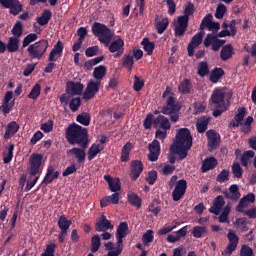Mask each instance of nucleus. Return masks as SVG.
Returning <instances> with one entry per match:
<instances>
[{
	"label": "nucleus",
	"instance_id": "6ab92c4d",
	"mask_svg": "<svg viewBox=\"0 0 256 256\" xmlns=\"http://www.w3.org/2000/svg\"><path fill=\"white\" fill-rule=\"evenodd\" d=\"M144 170V165L141 160H132L130 177L133 181H136Z\"/></svg>",
	"mask_w": 256,
	"mask_h": 256
},
{
	"label": "nucleus",
	"instance_id": "a878e982",
	"mask_svg": "<svg viewBox=\"0 0 256 256\" xmlns=\"http://www.w3.org/2000/svg\"><path fill=\"white\" fill-rule=\"evenodd\" d=\"M160 19H161V16L159 14H156L155 27H156L157 33L159 35H162L169 26V19L167 17L162 18V20Z\"/></svg>",
	"mask_w": 256,
	"mask_h": 256
},
{
	"label": "nucleus",
	"instance_id": "774afa93",
	"mask_svg": "<svg viewBox=\"0 0 256 256\" xmlns=\"http://www.w3.org/2000/svg\"><path fill=\"white\" fill-rule=\"evenodd\" d=\"M56 245L51 243L47 245L45 252L41 256H55Z\"/></svg>",
	"mask_w": 256,
	"mask_h": 256
},
{
	"label": "nucleus",
	"instance_id": "2eb2a0df",
	"mask_svg": "<svg viewBox=\"0 0 256 256\" xmlns=\"http://www.w3.org/2000/svg\"><path fill=\"white\" fill-rule=\"evenodd\" d=\"M227 239L228 245L226 247V250H224V254L232 255V253L237 249V246L239 244V237L233 230H229L227 234Z\"/></svg>",
	"mask_w": 256,
	"mask_h": 256
},
{
	"label": "nucleus",
	"instance_id": "f8f14e48",
	"mask_svg": "<svg viewBox=\"0 0 256 256\" xmlns=\"http://www.w3.org/2000/svg\"><path fill=\"white\" fill-rule=\"evenodd\" d=\"M101 88V81L90 79L84 92L85 100H92Z\"/></svg>",
	"mask_w": 256,
	"mask_h": 256
},
{
	"label": "nucleus",
	"instance_id": "39448f33",
	"mask_svg": "<svg viewBox=\"0 0 256 256\" xmlns=\"http://www.w3.org/2000/svg\"><path fill=\"white\" fill-rule=\"evenodd\" d=\"M246 116V108L240 107L237 110V113L234 115V120L229 122V127L238 128L240 126V132L243 134H249L252 130V123L254 121L253 116ZM244 121V122H243Z\"/></svg>",
	"mask_w": 256,
	"mask_h": 256
},
{
	"label": "nucleus",
	"instance_id": "ddd939ff",
	"mask_svg": "<svg viewBox=\"0 0 256 256\" xmlns=\"http://www.w3.org/2000/svg\"><path fill=\"white\" fill-rule=\"evenodd\" d=\"M187 191V180H178L174 190H172V200L174 202L180 201Z\"/></svg>",
	"mask_w": 256,
	"mask_h": 256
},
{
	"label": "nucleus",
	"instance_id": "37998d69",
	"mask_svg": "<svg viewBox=\"0 0 256 256\" xmlns=\"http://www.w3.org/2000/svg\"><path fill=\"white\" fill-rule=\"evenodd\" d=\"M128 234H129V227L127 222H120L116 232V236L126 238Z\"/></svg>",
	"mask_w": 256,
	"mask_h": 256
},
{
	"label": "nucleus",
	"instance_id": "cd10ccee",
	"mask_svg": "<svg viewBox=\"0 0 256 256\" xmlns=\"http://www.w3.org/2000/svg\"><path fill=\"white\" fill-rule=\"evenodd\" d=\"M167 131L171 129V124L169 122V119L164 115H159L154 119V128H158Z\"/></svg>",
	"mask_w": 256,
	"mask_h": 256
},
{
	"label": "nucleus",
	"instance_id": "6e6d98bb",
	"mask_svg": "<svg viewBox=\"0 0 256 256\" xmlns=\"http://www.w3.org/2000/svg\"><path fill=\"white\" fill-rule=\"evenodd\" d=\"M226 12H227V7L225 6V4L220 3L218 4V7H216V14H214V17H216V19L218 20L223 19Z\"/></svg>",
	"mask_w": 256,
	"mask_h": 256
},
{
	"label": "nucleus",
	"instance_id": "412c9836",
	"mask_svg": "<svg viewBox=\"0 0 256 256\" xmlns=\"http://www.w3.org/2000/svg\"><path fill=\"white\" fill-rule=\"evenodd\" d=\"M84 147H73L67 151L68 155H73L79 164H84L86 160V150Z\"/></svg>",
	"mask_w": 256,
	"mask_h": 256
},
{
	"label": "nucleus",
	"instance_id": "603ef678",
	"mask_svg": "<svg viewBox=\"0 0 256 256\" xmlns=\"http://www.w3.org/2000/svg\"><path fill=\"white\" fill-rule=\"evenodd\" d=\"M91 121V117L88 113L83 112L77 116V122L84 125L89 126Z\"/></svg>",
	"mask_w": 256,
	"mask_h": 256
},
{
	"label": "nucleus",
	"instance_id": "c85d7f7f",
	"mask_svg": "<svg viewBox=\"0 0 256 256\" xmlns=\"http://www.w3.org/2000/svg\"><path fill=\"white\" fill-rule=\"evenodd\" d=\"M104 180L108 183L111 192L116 193L121 190V184L119 178L113 180L110 174L104 175Z\"/></svg>",
	"mask_w": 256,
	"mask_h": 256
},
{
	"label": "nucleus",
	"instance_id": "2f4dec72",
	"mask_svg": "<svg viewBox=\"0 0 256 256\" xmlns=\"http://www.w3.org/2000/svg\"><path fill=\"white\" fill-rule=\"evenodd\" d=\"M105 149V145L93 143L88 149V160L92 161L96 156Z\"/></svg>",
	"mask_w": 256,
	"mask_h": 256
},
{
	"label": "nucleus",
	"instance_id": "5fc2aeb1",
	"mask_svg": "<svg viewBox=\"0 0 256 256\" xmlns=\"http://www.w3.org/2000/svg\"><path fill=\"white\" fill-rule=\"evenodd\" d=\"M123 66L125 68H128L129 71H132V68L134 66V56L131 54H127L123 58Z\"/></svg>",
	"mask_w": 256,
	"mask_h": 256
},
{
	"label": "nucleus",
	"instance_id": "b1692460",
	"mask_svg": "<svg viewBox=\"0 0 256 256\" xmlns=\"http://www.w3.org/2000/svg\"><path fill=\"white\" fill-rule=\"evenodd\" d=\"M206 137L208 138V148L216 149L219 145V134L214 129H210L206 131Z\"/></svg>",
	"mask_w": 256,
	"mask_h": 256
},
{
	"label": "nucleus",
	"instance_id": "3c124183",
	"mask_svg": "<svg viewBox=\"0 0 256 256\" xmlns=\"http://www.w3.org/2000/svg\"><path fill=\"white\" fill-rule=\"evenodd\" d=\"M41 93V85L39 83H36L33 87L30 93L28 94V98L32 100H37V98L40 96Z\"/></svg>",
	"mask_w": 256,
	"mask_h": 256
},
{
	"label": "nucleus",
	"instance_id": "0e129e2a",
	"mask_svg": "<svg viewBox=\"0 0 256 256\" xmlns=\"http://www.w3.org/2000/svg\"><path fill=\"white\" fill-rule=\"evenodd\" d=\"M142 241L145 245H148L154 241V232L152 230H148L142 237Z\"/></svg>",
	"mask_w": 256,
	"mask_h": 256
},
{
	"label": "nucleus",
	"instance_id": "052dcab7",
	"mask_svg": "<svg viewBox=\"0 0 256 256\" xmlns=\"http://www.w3.org/2000/svg\"><path fill=\"white\" fill-rule=\"evenodd\" d=\"M80 106H81V98L80 97H74L71 99V101L69 103V107L72 112H77Z\"/></svg>",
	"mask_w": 256,
	"mask_h": 256
},
{
	"label": "nucleus",
	"instance_id": "6e6552de",
	"mask_svg": "<svg viewBox=\"0 0 256 256\" xmlns=\"http://www.w3.org/2000/svg\"><path fill=\"white\" fill-rule=\"evenodd\" d=\"M49 48V42L47 39H41L33 44H30L28 46L27 52L29 57L34 60H41L45 53L47 52V49Z\"/></svg>",
	"mask_w": 256,
	"mask_h": 256
},
{
	"label": "nucleus",
	"instance_id": "4c0bfd02",
	"mask_svg": "<svg viewBox=\"0 0 256 256\" xmlns=\"http://www.w3.org/2000/svg\"><path fill=\"white\" fill-rule=\"evenodd\" d=\"M192 88H193V85L191 81L188 78H186L182 80L180 85H178V92H180L181 94H190Z\"/></svg>",
	"mask_w": 256,
	"mask_h": 256
},
{
	"label": "nucleus",
	"instance_id": "4d7b16f0",
	"mask_svg": "<svg viewBox=\"0 0 256 256\" xmlns=\"http://www.w3.org/2000/svg\"><path fill=\"white\" fill-rule=\"evenodd\" d=\"M207 233L206 227L196 226L192 229V236L196 239L202 238L203 234Z\"/></svg>",
	"mask_w": 256,
	"mask_h": 256
},
{
	"label": "nucleus",
	"instance_id": "8fccbe9b",
	"mask_svg": "<svg viewBox=\"0 0 256 256\" xmlns=\"http://www.w3.org/2000/svg\"><path fill=\"white\" fill-rule=\"evenodd\" d=\"M213 16L211 13L206 14L204 18H202V22L200 23V31H204L206 28H209L211 23L213 22Z\"/></svg>",
	"mask_w": 256,
	"mask_h": 256
},
{
	"label": "nucleus",
	"instance_id": "e2e57ef3",
	"mask_svg": "<svg viewBox=\"0 0 256 256\" xmlns=\"http://www.w3.org/2000/svg\"><path fill=\"white\" fill-rule=\"evenodd\" d=\"M145 82L143 79H141L138 75H135L134 77V90L136 92H140L142 88L144 87Z\"/></svg>",
	"mask_w": 256,
	"mask_h": 256
},
{
	"label": "nucleus",
	"instance_id": "79ce46f5",
	"mask_svg": "<svg viewBox=\"0 0 256 256\" xmlns=\"http://www.w3.org/2000/svg\"><path fill=\"white\" fill-rule=\"evenodd\" d=\"M231 212V206L230 204H226L222 210V214L218 216V222L220 223H229V215Z\"/></svg>",
	"mask_w": 256,
	"mask_h": 256
},
{
	"label": "nucleus",
	"instance_id": "69168bd1",
	"mask_svg": "<svg viewBox=\"0 0 256 256\" xmlns=\"http://www.w3.org/2000/svg\"><path fill=\"white\" fill-rule=\"evenodd\" d=\"M158 178V172L156 170H151L148 172V176L146 177V181L149 183V185H154Z\"/></svg>",
	"mask_w": 256,
	"mask_h": 256
},
{
	"label": "nucleus",
	"instance_id": "7ed1b4c3",
	"mask_svg": "<svg viewBox=\"0 0 256 256\" xmlns=\"http://www.w3.org/2000/svg\"><path fill=\"white\" fill-rule=\"evenodd\" d=\"M66 139L70 145H78L81 148H88L90 143L87 128L77 123L70 124L66 128Z\"/></svg>",
	"mask_w": 256,
	"mask_h": 256
},
{
	"label": "nucleus",
	"instance_id": "1a4fd4ad",
	"mask_svg": "<svg viewBox=\"0 0 256 256\" xmlns=\"http://www.w3.org/2000/svg\"><path fill=\"white\" fill-rule=\"evenodd\" d=\"M19 49L20 39L18 37H9L7 43L0 39V54H4L6 51L10 54L17 53Z\"/></svg>",
	"mask_w": 256,
	"mask_h": 256
},
{
	"label": "nucleus",
	"instance_id": "a19ab883",
	"mask_svg": "<svg viewBox=\"0 0 256 256\" xmlns=\"http://www.w3.org/2000/svg\"><path fill=\"white\" fill-rule=\"evenodd\" d=\"M143 49L147 52L148 56H152L155 49V42L150 41L149 38H144L141 42Z\"/></svg>",
	"mask_w": 256,
	"mask_h": 256
},
{
	"label": "nucleus",
	"instance_id": "e433bc0d",
	"mask_svg": "<svg viewBox=\"0 0 256 256\" xmlns=\"http://www.w3.org/2000/svg\"><path fill=\"white\" fill-rule=\"evenodd\" d=\"M133 144L128 141L122 148L121 151V161L127 163L130 161V153L132 151Z\"/></svg>",
	"mask_w": 256,
	"mask_h": 256
},
{
	"label": "nucleus",
	"instance_id": "dca6fc26",
	"mask_svg": "<svg viewBox=\"0 0 256 256\" xmlns=\"http://www.w3.org/2000/svg\"><path fill=\"white\" fill-rule=\"evenodd\" d=\"M148 149L150 152L148 154L149 161L156 162L159 159V156L161 154L160 141L157 139H154L153 142L149 143Z\"/></svg>",
	"mask_w": 256,
	"mask_h": 256
},
{
	"label": "nucleus",
	"instance_id": "f704fd0d",
	"mask_svg": "<svg viewBox=\"0 0 256 256\" xmlns=\"http://www.w3.org/2000/svg\"><path fill=\"white\" fill-rule=\"evenodd\" d=\"M128 203L137 209L142 207V198L138 196L135 192H128L127 194Z\"/></svg>",
	"mask_w": 256,
	"mask_h": 256
},
{
	"label": "nucleus",
	"instance_id": "bb28decb",
	"mask_svg": "<svg viewBox=\"0 0 256 256\" xmlns=\"http://www.w3.org/2000/svg\"><path fill=\"white\" fill-rule=\"evenodd\" d=\"M59 175L60 174H59L58 171L55 172L54 166H52V165L48 166L47 172H46L45 177L43 178V181H42V185L43 184L49 185V184L53 183V181L55 179H57L59 177Z\"/></svg>",
	"mask_w": 256,
	"mask_h": 256
},
{
	"label": "nucleus",
	"instance_id": "680f3d73",
	"mask_svg": "<svg viewBox=\"0 0 256 256\" xmlns=\"http://www.w3.org/2000/svg\"><path fill=\"white\" fill-rule=\"evenodd\" d=\"M229 175H230L229 170H222V172H220L218 176H216V181L218 183H225L229 181Z\"/></svg>",
	"mask_w": 256,
	"mask_h": 256
},
{
	"label": "nucleus",
	"instance_id": "a211bd4d",
	"mask_svg": "<svg viewBox=\"0 0 256 256\" xmlns=\"http://www.w3.org/2000/svg\"><path fill=\"white\" fill-rule=\"evenodd\" d=\"M189 21L185 17H178V22L174 24V35L176 37H183L187 31Z\"/></svg>",
	"mask_w": 256,
	"mask_h": 256
},
{
	"label": "nucleus",
	"instance_id": "ea45409f",
	"mask_svg": "<svg viewBox=\"0 0 256 256\" xmlns=\"http://www.w3.org/2000/svg\"><path fill=\"white\" fill-rule=\"evenodd\" d=\"M52 18V12L49 9L43 11L40 17L37 18V22L40 26L48 25L49 21Z\"/></svg>",
	"mask_w": 256,
	"mask_h": 256
},
{
	"label": "nucleus",
	"instance_id": "f257e3e1",
	"mask_svg": "<svg viewBox=\"0 0 256 256\" xmlns=\"http://www.w3.org/2000/svg\"><path fill=\"white\" fill-rule=\"evenodd\" d=\"M92 32L93 35L98 37L101 44H103L105 47H109V51L110 53L114 54V58H120L124 54V40L120 37L113 40L115 32L105 24L94 22L92 25Z\"/></svg>",
	"mask_w": 256,
	"mask_h": 256
},
{
	"label": "nucleus",
	"instance_id": "de8ad7c7",
	"mask_svg": "<svg viewBox=\"0 0 256 256\" xmlns=\"http://www.w3.org/2000/svg\"><path fill=\"white\" fill-rule=\"evenodd\" d=\"M12 34L14 35L13 37L14 38H18L20 39V37L22 36L23 34V24L21 21H17L13 28H12Z\"/></svg>",
	"mask_w": 256,
	"mask_h": 256
},
{
	"label": "nucleus",
	"instance_id": "a18cd8bd",
	"mask_svg": "<svg viewBox=\"0 0 256 256\" xmlns=\"http://www.w3.org/2000/svg\"><path fill=\"white\" fill-rule=\"evenodd\" d=\"M232 174L234 178L241 179L243 176V169L241 168L239 162H233L231 166Z\"/></svg>",
	"mask_w": 256,
	"mask_h": 256
},
{
	"label": "nucleus",
	"instance_id": "393cba45",
	"mask_svg": "<svg viewBox=\"0 0 256 256\" xmlns=\"http://www.w3.org/2000/svg\"><path fill=\"white\" fill-rule=\"evenodd\" d=\"M87 34H88V30L86 29V27L82 26L78 28L77 35L79 38L72 47L73 52H78L81 49V45L83 44V41L87 36Z\"/></svg>",
	"mask_w": 256,
	"mask_h": 256
},
{
	"label": "nucleus",
	"instance_id": "423d86ee",
	"mask_svg": "<svg viewBox=\"0 0 256 256\" xmlns=\"http://www.w3.org/2000/svg\"><path fill=\"white\" fill-rule=\"evenodd\" d=\"M225 96L226 93L223 90L216 89L214 90V93H212V97H210L212 104L216 105V109H214V112H212V116L215 118L220 117L224 112L228 110L230 101L225 100Z\"/></svg>",
	"mask_w": 256,
	"mask_h": 256
},
{
	"label": "nucleus",
	"instance_id": "c9c22d12",
	"mask_svg": "<svg viewBox=\"0 0 256 256\" xmlns=\"http://www.w3.org/2000/svg\"><path fill=\"white\" fill-rule=\"evenodd\" d=\"M210 122V118L208 116H202L198 118V121H196V130H198V133L203 134L208 129V124Z\"/></svg>",
	"mask_w": 256,
	"mask_h": 256
},
{
	"label": "nucleus",
	"instance_id": "338daca9",
	"mask_svg": "<svg viewBox=\"0 0 256 256\" xmlns=\"http://www.w3.org/2000/svg\"><path fill=\"white\" fill-rule=\"evenodd\" d=\"M239 256H254L253 249L247 245H242Z\"/></svg>",
	"mask_w": 256,
	"mask_h": 256
},
{
	"label": "nucleus",
	"instance_id": "13d9d810",
	"mask_svg": "<svg viewBox=\"0 0 256 256\" xmlns=\"http://www.w3.org/2000/svg\"><path fill=\"white\" fill-rule=\"evenodd\" d=\"M13 151H14V144H9L8 147V152L7 153H3V161L4 164H8L12 161L13 158Z\"/></svg>",
	"mask_w": 256,
	"mask_h": 256
},
{
	"label": "nucleus",
	"instance_id": "49530a36",
	"mask_svg": "<svg viewBox=\"0 0 256 256\" xmlns=\"http://www.w3.org/2000/svg\"><path fill=\"white\" fill-rule=\"evenodd\" d=\"M71 225H72L71 220H67L66 216L64 215L60 216L58 220V227L60 230L68 231Z\"/></svg>",
	"mask_w": 256,
	"mask_h": 256
},
{
	"label": "nucleus",
	"instance_id": "c03bdc74",
	"mask_svg": "<svg viewBox=\"0 0 256 256\" xmlns=\"http://www.w3.org/2000/svg\"><path fill=\"white\" fill-rule=\"evenodd\" d=\"M234 225L237 226L241 232H247L249 230L248 220L246 218H236Z\"/></svg>",
	"mask_w": 256,
	"mask_h": 256
},
{
	"label": "nucleus",
	"instance_id": "864d4df0",
	"mask_svg": "<svg viewBox=\"0 0 256 256\" xmlns=\"http://www.w3.org/2000/svg\"><path fill=\"white\" fill-rule=\"evenodd\" d=\"M38 39V36L36 33H30L27 36L24 37L23 42H22V47L26 48L28 47L31 43L35 42Z\"/></svg>",
	"mask_w": 256,
	"mask_h": 256
},
{
	"label": "nucleus",
	"instance_id": "09e8293b",
	"mask_svg": "<svg viewBox=\"0 0 256 256\" xmlns=\"http://www.w3.org/2000/svg\"><path fill=\"white\" fill-rule=\"evenodd\" d=\"M207 75H209V64L206 61H202L198 64V76L205 77Z\"/></svg>",
	"mask_w": 256,
	"mask_h": 256
},
{
	"label": "nucleus",
	"instance_id": "f03ea898",
	"mask_svg": "<svg viewBox=\"0 0 256 256\" xmlns=\"http://www.w3.org/2000/svg\"><path fill=\"white\" fill-rule=\"evenodd\" d=\"M193 146V136L189 128H180L176 132V140L172 144V150L178 153V161L187 158L188 151Z\"/></svg>",
	"mask_w": 256,
	"mask_h": 256
},
{
	"label": "nucleus",
	"instance_id": "aec40b11",
	"mask_svg": "<svg viewBox=\"0 0 256 256\" xmlns=\"http://www.w3.org/2000/svg\"><path fill=\"white\" fill-rule=\"evenodd\" d=\"M224 206H225L224 196H221V195L216 196V198H214V202H212V206H210V209H208V211L214 215H220Z\"/></svg>",
	"mask_w": 256,
	"mask_h": 256
},
{
	"label": "nucleus",
	"instance_id": "f3484780",
	"mask_svg": "<svg viewBox=\"0 0 256 256\" xmlns=\"http://www.w3.org/2000/svg\"><path fill=\"white\" fill-rule=\"evenodd\" d=\"M114 226L111 223V220H108L107 216L102 214L100 218H98L96 225H95V230L97 232H107L108 230H113Z\"/></svg>",
	"mask_w": 256,
	"mask_h": 256
},
{
	"label": "nucleus",
	"instance_id": "72a5a7b5",
	"mask_svg": "<svg viewBox=\"0 0 256 256\" xmlns=\"http://www.w3.org/2000/svg\"><path fill=\"white\" fill-rule=\"evenodd\" d=\"M224 196H226V198L231 201L239 200L241 197V194L239 192V187L237 186V184H231V186H229V192H226Z\"/></svg>",
	"mask_w": 256,
	"mask_h": 256
},
{
	"label": "nucleus",
	"instance_id": "bf43d9fd",
	"mask_svg": "<svg viewBox=\"0 0 256 256\" xmlns=\"http://www.w3.org/2000/svg\"><path fill=\"white\" fill-rule=\"evenodd\" d=\"M100 245H101L100 237L98 235L93 236L91 239V252L96 253L99 250Z\"/></svg>",
	"mask_w": 256,
	"mask_h": 256
},
{
	"label": "nucleus",
	"instance_id": "0eeeda50",
	"mask_svg": "<svg viewBox=\"0 0 256 256\" xmlns=\"http://www.w3.org/2000/svg\"><path fill=\"white\" fill-rule=\"evenodd\" d=\"M181 110V106L177 102V98L173 95L168 96L166 98V103L160 109V113L164 115H170V121L172 123H177L179 120V111Z\"/></svg>",
	"mask_w": 256,
	"mask_h": 256
},
{
	"label": "nucleus",
	"instance_id": "9b49d317",
	"mask_svg": "<svg viewBox=\"0 0 256 256\" xmlns=\"http://www.w3.org/2000/svg\"><path fill=\"white\" fill-rule=\"evenodd\" d=\"M0 5L5 9H9L10 14L13 16H17L23 11V5L19 0H0Z\"/></svg>",
	"mask_w": 256,
	"mask_h": 256
},
{
	"label": "nucleus",
	"instance_id": "473e14b6",
	"mask_svg": "<svg viewBox=\"0 0 256 256\" xmlns=\"http://www.w3.org/2000/svg\"><path fill=\"white\" fill-rule=\"evenodd\" d=\"M225 75V71L222 67H214L212 71H210L209 80L213 84H217L219 80Z\"/></svg>",
	"mask_w": 256,
	"mask_h": 256
},
{
	"label": "nucleus",
	"instance_id": "20e7f679",
	"mask_svg": "<svg viewBox=\"0 0 256 256\" xmlns=\"http://www.w3.org/2000/svg\"><path fill=\"white\" fill-rule=\"evenodd\" d=\"M42 160L43 155L40 153H33L30 156L28 173L30 175L29 180H27V185L25 192H29L38 182L42 173Z\"/></svg>",
	"mask_w": 256,
	"mask_h": 256
},
{
	"label": "nucleus",
	"instance_id": "4468645a",
	"mask_svg": "<svg viewBox=\"0 0 256 256\" xmlns=\"http://www.w3.org/2000/svg\"><path fill=\"white\" fill-rule=\"evenodd\" d=\"M204 36H205V31H202V30H200V32L192 36V39H190V43H188V57L194 56L195 49L202 44Z\"/></svg>",
	"mask_w": 256,
	"mask_h": 256
},
{
	"label": "nucleus",
	"instance_id": "9d476101",
	"mask_svg": "<svg viewBox=\"0 0 256 256\" xmlns=\"http://www.w3.org/2000/svg\"><path fill=\"white\" fill-rule=\"evenodd\" d=\"M225 43L226 40L219 39L218 35L214 33H208L206 34V37H204V47L209 48L212 46V51L214 52H218Z\"/></svg>",
	"mask_w": 256,
	"mask_h": 256
},
{
	"label": "nucleus",
	"instance_id": "5701e85b",
	"mask_svg": "<svg viewBox=\"0 0 256 256\" xmlns=\"http://www.w3.org/2000/svg\"><path fill=\"white\" fill-rule=\"evenodd\" d=\"M218 165V160L217 158H214V156H210L208 158H204L202 160V168H200V171L202 173H207L211 170H214Z\"/></svg>",
	"mask_w": 256,
	"mask_h": 256
},
{
	"label": "nucleus",
	"instance_id": "7c9ffc66",
	"mask_svg": "<svg viewBox=\"0 0 256 256\" xmlns=\"http://www.w3.org/2000/svg\"><path fill=\"white\" fill-rule=\"evenodd\" d=\"M234 54L235 52L233 46L231 44H226L222 46V50L220 51V59L226 62L230 60Z\"/></svg>",
	"mask_w": 256,
	"mask_h": 256
},
{
	"label": "nucleus",
	"instance_id": "c756f323",
	"mask_svg": "<svg viewBox=\"0 0 256 256\" xmlns=\"http://www.w3.org/2000/svg\"><path fill=\"white\" fill-rule=\"evenodd\" d=\"M20 129V125L16 121H11L6 126V131L4 133V139H10L13 137Z\"/></svg>",
	"mask_w": 256,
	"mask_h": 256
},
{
	"label": "nucleus",
	"instance_id": "58836bf2",
	"mask_svg": "<svg viewBox=\"0 0 256 256\" xmlns=\"http://www.w3.org/2000/svg\"><path fill=\"white\" fill-rule=\"evenodd\" d=\"M106 74H107V68L104 65H99L95 67L93 71V77L96 79V81H100V82L103 80Z\"/></svg>",
	"mask_w": 256,
	"mask_h": 256
},
{
	"label": "nucleus",
	"instance_id": "4be33fe9",
	"mask_svg": "<svg viewBox=\"0 0 256 256\" xmlns=\"http://www.w3.org/2000/svg\"><path fill=\"white\" fill-rule=\"evenodd\" d=\"M84 85L81 82L70 81L67 83V94L79 96L82 94Z\"/></svg>",
	"mask_w": 256,
	"mask_h": 256
}]
</instances>
